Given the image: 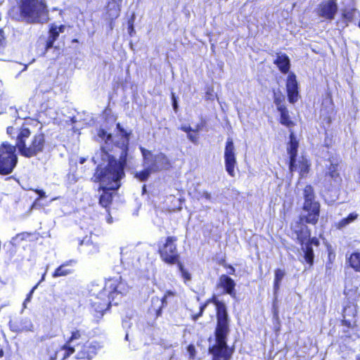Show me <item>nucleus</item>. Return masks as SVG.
Segmentation results:
<instances>
[{"instance_id": "f257e3e1", "label": "nucleus", "mask_w": 360, "mask_h": 360, "mask_svg": "<svg viewBox=\"0 0 360 360\" xmlns=\"http://www.w3.org/2000/svg\"><path fill=\"white\" fill-rule=\"evenodd\" d=\"M117 128L120 132V140L115 141V146L121 150L120 160L117 161L108 153V145L114 142V140L112 135L104 129L99 130L98 136L105 141L106 146H102L101 150L92 158L95 164L98 163L93 179L100 184L99 189L103 191L99 203L104 207L110 203L112 191L120 186V181L124 176V169L127 163L129 134L121 127L120 123L117 124Z\"/></svg>"}, {"instance_id": "f03ea898", "label": "nucleus", "mask_w": 360, "mask_h": 360, "mask_svg": "<svg viewBox=\"0 0 360 360\" xmlns=\"http://www.w3.org/2000/svg\"><path fill=\"white\" fill-rule=\"evenodd\" d=\"M359 284L352 285L350 281L347 280L344 290V294L349 302L344 307L342 311L343 319L342 321L343 330L341 339L343 341H354L360 338L359 328L356 323V304L354 303L360 294L358 292Z\"/></svg>"}, {"instance_id": "7ed1b4c3", "label": "nucleus", "mask_w": 360, "mask_h": 360, "mask_svg": "<svg viewBox=\"0 0 360 360\" xmlns=\"http://www.w3.org/2000/svg\"><path fill=\"white\" fill-rule=\"evenodd\" d=\"M7 134L15 139V148H18L21 155L31 158L43 151L45 146V137L41 132L31 135V131L27 125L20 127H8Z\"/></svg>"}, {"instance_id": "20e7f679", "label": "nucleus", "mask_w": 360, "mask_h": 360, "mask_svg": "<svg viewBox=\"0 0 360 360\" xmlns=\"http://www.w3.org/2000/svg\"><path fill=\"white\" fill-rule=\"evenodd\" d=\"M217 307V326L215 330L216 343L210 347L209 352L212 354V360H229L232 354L226 344L229 332L228 314L224 304L214 301Z\"/></svg>"}, {"instance_id": "39448f33", "label": "nucleus", "mask_w": 360, "mask_h": 360, "mask_svg": "<svg viewBox=\"0 0 360 360\" xmlns=\"http://www.w3.org/2000/svg\"><path fill=\"white\" fill-rule=\"evenodd\" d=\"M128 289V285L122 281L120 276L108 279L102 291L96 295V298L101 300V302H94L95 305L98 304L96 309L103 312L107 310L112 302L117 304L118 302L116 300H120L124 294L127 292Z\"/></svg>"}, {"instance_id": "423d86ee", "label": "nucleus", "mask_w": 360, "mask_h": 360, "mask_svg": "<svg viewBox=\"0 0 360 360\" xmlns=\"http://www.w3.org/2000/svg\"><path fill=\"white\" fill-rule=\"evenodd\" d=\"M18 20L28 24L44 23L48 19L49 10L45 0H20Z\"/></svg>"}, {"instance_id": "0eeeda50", "label": "nucleus", "mask_w": 360, "mask_h": 360, "mask_svg": "<svg viewBox=\"0 0 360 360\" xmlns=\"http://www.w3.org/2000/svg\"><path fill=\"white\" fill-rule=\"evenodd\" d=\"M15 146L4 142L0 146V174H11L18 162Z\"/></svg>"}, {"instance_id": "6e6552de", "label": "nucleus", "mask_w": 360, "mask_h": 360, "mask_svg": "<svg viewBox=\"0 0 360 360\" xmlns=\"http://www.w3.org/2000/svg\"><path fill=\"white\" fill-rule=\"evenodd\" d=\"M304 202L303 210L307 212L304 217L305 221L309 224H315L319 217L320 205L315 200L314 189L311 186L307 185L303 191Z\"/></svg>"}, {"instance_id": "1a4fd4ad", "label": "nucleus", "mask_w": 360, "mask_h": 360, "mask_svg": "<svg viewBox=\"0 0 360 360\" xmlns=\"http://www.w3.org/2000/svg\"><path fill=\"white\" fill-rule=\"evenodd\" d=\"M140 149L143 157V165H148L150 170L155 172L169 167V161L165 154L160 153L153 155L150 151L142 147Z\"/></svg>"}, {"instance_id": "9d476101", "label": "nucleus", "mask_w": 360, "mask_h": 360, "mask_svg": "<svg viewBox=\"0 0 360 360\" xmlns=\"http://www.w3.org/2000/svg\"><path fill=\"white\" fill-rule=\"evenodd\" d=\"M70 337L68 339L66 342L63 345L59 351L56 352V355L61 356V360L70 356L76 351L75 342L79 340H85L86 335L85 330L81 328H73L71 332Z\"/></svg>"}, {"instance_id": "9b49d317", "label": "nucleus", "mask_w": 360, "mask_h": 360, "mask_svg": "<svg viewBox=\"0 0 360 360\" xmlns=\"http://www.w3.org/2000/svg\"><path fill=\"white\" fill-rule=\"evenodd\" d=\"M176 241V237L169 236L166 238L165 243L159 250L162 259L167 263L174 264L179 259Z\"/></svg>"}, {"instance_id": "f8f14e48", "label": "nucleus", "mask_w": 360, "mask_h": 360, "mask_svg": "<svg viewBox=\"0 0 360 360\" xmlns=\"http://www.w3.org/2000/svg\"><path fill=\"white\" fill-rule=\"evenodd\" d=\"M75 359L92 360L101 349V345L96 341L86 342L83 345L77 344Z\"/></svg>"}, {"instance_id": "ddd939ff", "label": "nucleus", "mask_w": 360, "mask_h": 360, "mask_svg": "<svg viewBox=\"0 0 360 360\" xmlns=\"http://www.w3.org/2000/svg\"><path fill=\"white\" fill-rule=\"evenodd\" d=\"M224 163L227 173L231 176H235V167L236 166V148L233 141L229 137L226 139L224 149Z\"/></svg>"}, {"instance_id": "4468645a", "label": "nucleus", "mask_w": 360, "mask_h": 360, "mask_svg": "<svg viewBox=\"0 0 360 360\" xmlns=\"http://www.w3.org/2000/svg\"><path fill=\"white\" fill-rule=\"evenodd\" d=\"M298 141L296 139L295 134L292 132L290 134V141L288 143L287 151L290 157L289 169L293 172L297 169L296 164V158L297 155Z\"/></svg>"}, {"instance_id": "2eb2a0df", "label": "nucleus", "mask_w": 360, "mask_h": 360, "mask_svg": "<svg viewBox=\"0 0 360 360\" xmlns=\"http://www.w3.org/2000/svg\"><path fill=\"white\" fill-rule=\"evenodd\" d=\"M338 11V5L333 0H329L319 5L317 13L326 20H332Z\"/></svg>"}, {"instance_id": "dca6fc26", "label": "nucleus", "mask_w": 360, "mask_h": 360, "mask_svg": "<svg viewBox=\"0 0 360 360\" xmlns=\"http://www.w3.org/2000/svg\"><path fill=\"white\" fill-rule=\"evenodd\" d=\"M286 89L288 101L290 103H295L298 100V84L296 75L293 72L289 73L286 81Z\"/></svg>"}, {"instance_id": "f3484780", "label": "nucleus", "mask_w": 360, "mask_h": 360, "mask_svg": "<svg viewBox=\"0 0 360 360\" xmlns=\"http://www.w3.org/2000/svg\"><path fill=\"white\" fill-rule=\"evenodd\" d=\"M330 166L328 167V172L326 174V179L331 181L330 185L333 187L337 186L341 181V177L338 172V160L332 158L329 160Z\"/></svg>"}, {"instance_id": "a211bd4d", "label": "nucleus", "mask_w": 360, "mask_h": 360, "mask_svg": "<svg viewBox=\"0 0 360 360\" xmlns=\"http://www.w3.org/2000/svg\"><path fill=\"white\" fill-rule=\"evenodd\" d=\"M312 245L318 246L319 245V240L316 238H310L309 241L304 243L301 247L302 251L304 254V259L310 266L313 264L314 258Z\"/></svg>"}, {"instance_id": "6ab92c4d", "label": "nucleus", "mask_w": 360, "mask_h": 360, "mask_svg": "<svg viewBox=\"0 0 360 360\" xmlns=\"http://www.w3.org/2000/svg\"><path fill=\"white\" fill-rule=\"evenodd\" d=\"M292 229L296 236L298 242L302 246L304 241L310 237V232L307 226H306L300 221H297L295 224H293L292 226Z\"/></svg>"}, {"instance_id": "aec40b11", "label": "nucleus", "mask_w": 360, "mask_h": 360, "mask_svg": "<svg viewBox=\"0 0 360 360\" xmlns=\"http://www.w3.org/2000/svg\"><path fill=\"white\" fill-rule=\"evenodd\" d=\"M218 286L224 289V292L229 294L233 298H236L235 281L227 275L223 274L219 277Z\"/></svg>"}, {"instance_id": "412c9836", "label": "nucleus", "mask_w": 360, "mask_h": 360, "mask_svg": "<svg viewBox=\"0 0 360 360\" xmlns=\"http://www.w3.org/2000/svg\"><path fill=\"white\" fill-rule=\"evenodd\" d=\"M77 262L75 259L66 261L60 265L53 273V278H58L61 276H66L72 274L74 272L72 266L76 264Z\"/></svg>"}, {"instance_id": "4be33fe9", "label": "nucleus", "mask_w": 360, "mask_h": 360, "mask_svg": "<svg viewBox=\"0 0 360 360\" xmlns=\"http://www.w3.org/2000/svg\"><path fill=\"white\" fill-rule=\"evenodd\" d=\"M274 63L281 72L287 73L289 71L290 62L289 57L286 54H278L274 60Z\"/></svg>"}, {"instance_id": "5701e85b", "label": "nucleus", "mask_w": 360, "mask_h": 360, "mask_svg": "<svg viewBox=\"0 0 360 360\" xmlns=\"http://www.w3.org/2000/svg\"><path fill=\"white\" fill-rule=\"evenodd\" d=\"M174 296V292L169 290L166 292L163 297L159 299L158 297H153L151 300V302L153 306L157 307L158 309H154L156 311V314L158 316L160 315L162 308L164 307L165 305L167 304V300L169 297Z\"/></svg>"}, {"instance_id": "b1692460", "label": "nucleus", "mask_w": 360, "mask_h": 360, "mask_svg": "<svg viewBox=\"0 0 360 360\" xmlns=\"http://www.w3.org/2000/svg\"><path fill=\"white\" fill-rule=\"evenodd\" d=\"M32 327L33 326L31 321L27 318L21 319L19 324L10 322V328L13 331H29L32 330Z\"/></svg>"}, {"instance_id": "393cba45", "label": "nucleus", "mask_w": 360, "mask_h": 360, "mask_svg": "<svg viewBox=\"0 0 360 360\" xmlns=\"http://www.w3.org/2000/svg\"><path fill=\"white\" fill-rule=\"evenodd\" d=\"M108 5V13L110 18H116L119 16L120 11V3L122 0H111Z\"/></svg>"}, {"instance_id": "a878e982", "label": "nucleus", "mask_w": 360, "mask_h": 360, "mask_svg": "<svg viewBox=\"0 0 360 360\" xmlns=\"http://www.w3.org/2000/svg\"><path fill=\"white\" fill-rule=\"evenodd\" d=\"M349 266L357 272H360V252H354L348 258Z\"/></svg>"}, {"instance_id": "bb28decb", "label": "nucleus", "mask_w": 360, "mask_h": 360, "mask_svg": "<svg viewBox=\"0 0 360 360\" xmlns=\"http://www.w3.org/2000/svg\"><path fill=\"white\" fill-rule=\"evenodd\" d=\"M285 275V272L284 270L281 269H277L275 270V277H274V295H276L279 289L281 281Z\"/></svg>"}, {"instance_id": "cd10ccee", "label": "nucleus", "mask_w": 360, "mask_h": 360, "mask_svg": "<svg viewBox=\"0 0 360 360\" xmlns=\"http://www.w3.org/2000/svg\"><path fill=\"white\" fill-rule=\"evenodd\" d=\"M60 34L58 27L56 25H52L49 31V37L46 42V48L50 49L53 46L55 41L57 39Z\"/></svg>"}, {"instance_id": "c85d7f7f", "label": "nucleus", "mask_w": 360, "mask_h": 360, "mask_svg": "<svg viewBox=\"0 0 360 360\" xmlns=\"http://www.w3.org/2000/svg\"><path fill=\"white\" fill-rule=\"evenodd\" d=\"M281 114V123L287 127H291L294 124L293 122L290 120L287 108H283L278 110Z\"/></svg>"}, {"instance_id": "c756f323", "label": "nucleus", "mask_w": 360, "mask_h": 360, "mask_svg": "<svg viewBox=\"0 0 360 360\" xmlns=\"http://www.w3.org/2000/svg\"><path fill=\"white\" fill-rule=\"evenodd\" d=\"M298 169L300 170V174L302 177H304L307 175L309 172V164L308 160L304 157L301 160L298 162Z\"/></svg>"}, {"instance_id": "7c9ffc66", "label": "nucleus", "mask_w": 360, "mask_h": 360, "mask_svg": "<svg viewBox=\"0 0 360 360\" xmlns=\"http://www.w3.org/2000/svg\"><path fill=\"white\" fill-rule=\"evenodd\" d=\"M274 103L276 105L277 110L285 108L283 103L285 96L279 91H274Z\"/></svg>"}, {"instance_id": "2f4dec72", "label": "nucleus", "mask_w": 360, "mask_h": 360, "mask_svg": "<svg viewBox=\"0 0 360 360\" xmlns=\"http://www.w3.org/2000/svg\"><path fill=\"white\" fill-rule=\"evenodd\" d=\"M152 172H154L150 170L148 165H144V169L141 172H136L135 176L140 181H143L148 178V176Z\"/></svg>"}, {"instance_id": "473e14b6", "label": "nucleus", "mask_w": 360, "mask_h": 360, "mask_svg": "<svg viewBox=\"0 0 360 360\" xmlns=\"http://www.w3.org/2000/svg\"><path fill=\"white\" fill-rule=\"evenodd\" d=\"M38 286V284H37L35 286L32 288V289L30 291V292L27 294V297L25 298L24 302H23V309L27 308V304L30 302L32 295L34 292V290L37 289Z\"/></svg>"}, {"instance_id": "72a5a7b5", "label": "nucleus", "mask_w": 360, "mask_h": 360, "mask_svg": "<svg viewBox=\"0 0 360 360\" xmlns=\"http://www.w3.org/2000/svg\"><path fill=\"white\" fill-rule=\"evenodd\" d=\"M350 223L346 219V218H344L341 219L339 222L336 224V227L338 229H342L349 225Z\"/></svg>"}, {"instance_id": "f704fd0d", "label": "nucleus", "mask_w": 360, "mask_h": 360, "mask_svg": "<svg viewBox=\"0 0 360 360\" xmlns=\"http://www.w3.org/2000/svg\"><path fill=\"white\" fill-rule=\"evenodd\" d=\"M358 217V214L356 212L350 213L346 218V219L349 222L352 223L354 221H355Z\"/></svg>"}, {"instance_id": "c9c22d12", "label": "nucleus", "mask_w": 360, "mask_h": 360, "mask_svg": "<svg viewBox=\"0 0 360 360\" xmlns=\"http://www.w3.org/2000/svg\"><path fill=\"white\" fill-rule=\"evenodd\" d=\"M188 139L193 143H196L198 140V136L197 134H193L191 132L187 134Z\"/></svg>"}, {"instance_id": "e433bc0d", "label": "nucleus", "mask_w": 360, "mask_h": 360, "mask_svg": "<svg viewBox=\"0 0 360 360\" xmlns=\"http://www.w3.org/2000/svg\"><path fill=\"white\" fill-rule=\"evenodd\" d=\"M187 351L190 354V357L193 358L195 356V347L192 345H188L187 347Z\"/></svg>"}, {"instance_id": "4c0bfd02", "label": "nucleus", "mask_w": 360, "mask_h": 360, "mask_svg": "<svg viewBox=\"0 0 360 360\" xmlns=\"http://www.w3.org/2000/svg\"><path fill=\"white\" fill-rule=\"evenodd\" d=\"M5 44V37L4 33L2 30H0V48L3 47Z\"/></svg>"}, {"instance_id": "58836bf2", "label": "nucleus", "mask_w": 360, "mask_h": 360, "mask_svg": "<svg viewBox=\"0 0 360 360\" xmlns=\"http://www.w3.org/2000/svg\"><path fill=\"white\" fill-rule=\"evenodd\" d=\"M180 129H181L182 131H184L186 132V133H187V134H188V133L191 132V131H192V130H193V129H192L190 126H188V125H181V127H180Z\"/></svg>"}, {"instance_id": "ea45409f", "label": "nucleus", "mask_w": 360, "mask_h": 360, "mask_svg": "<svg viewBox=\"0 0 360 360\" xmlns=\"http://www.w3.org/2000/svg\"><path fill=\"white\" fill-rule=\"evenodd\" d=\"M201 198H205L207 200H211V194L207 191H203L201 193Z\"/></svg>"}, {"instance_id": "a19ab883", "label": "nucleus", "mask_w": 360, "mask_h": 360, "mask_svg": "<svg viewBox=\"0 0 360 360\" xmlns=\"http://www.w3.org/2000/svg\"><path fill=\"white\" fill-rule=\"evenodd\" d=\"M181 274H182V276H184V278L186 279V280H190L191 279V276H190V274L185 271L182 267H181Z\"/></svg>"}, {"instance_id": "79ce46f5", "label": "nucleus", "mask_w": 360, "mask_h": 360, "mask_svg": "<svg viewBox=\"0 0 360 360\" xmlns=\"http://www.w3.org/2000/svg\"><path fill=\"white\" fill-rule=\"evenodd\" d=\"M35 192L39 195V198H44L46 197V193L43 190L37 189Z\"/></svg>"}, {"instance_id": "37998d69", "label": "nucleus", "mask_w": 360, "mask_h": 360, "mask_svg": "<svg viewBox=\"0 0 360 360\" xmlns=\"http://www.w3.org/2000/svg\"><path fill=\"white\" fill-rule=\"evenodd\" d=\"M172 99H173V103H172L173 108L175 111H176L177 108H178V104H177V101L175 99L174 94L172 95Z\"/></svg>"}, {"instance_id": "c03bdc74", "label": "nucleus", "mask_w": 360, "mask_h": 360, "mask_svg": "<svg viewBox=\"0 0 360 360\" xmlns=\"http://www.w3.org/2000/svg\"><path fill=\"white\" fill-rule=\"evenodd\" d=\"M207 304H203L202 306L200 307V313L198 315L196 316V317H195V319H197L198 317L200 316L203 312V311L205 310V307H206Z\"/></svg>"}, {"instance_id": "a18cd8bd", "label": "nucleus", "mask_w": 360, "mask_h": 360, "mask_svg": "<svg viewBox=\"0 0 360 360\" xmlns=\"http://www.w3.org/2000/svg\"><path fill=\"white\" fill-rule=\"evenodd\" d=\"M89 240H86L85 239H84V240H82L80 242L79 245H86V246H90V245H91V244H89Z\"/></svg>"}, {"instance_id": "49530a36", "label": "nucleus", "mask_w": 360, "mask_h": 360, "mask_svg": "<svg viewBox=\"0 0 360 360\" xmlns=\"http://www.w3.org/2000/svg\"><path fill=\"white\" fill-rule=\"evenodd\" d=\"M58 27V30L60 31V32H63L65 29V25H60L59 27Z\"/></svg>"}, {"instance_id": "de8ad7c7", "label": "nucleus", "mask_w": 360, "mask_h": 360, "mask_svg": "<svg viewBox=\"0 0 360 360\" xmlns=\"http://www.w3.org/2000/svg\"><path fill=\"white\" fill-rule=\"evenodd\" d=\"M121 255H122V259H127V257H126V255H127V252H125L124 251V250H122V251H121Z\"/></svg>"}, {"instance_id": "09e8293b", "label": "nucleus", "mask_w": 360, "mask_h": 360, "mask_svg": "<svg viewBox=\"0 0 360 360\" xmlns=\"http://www.w3.org/2000/svg\"><path fill=\"white\" fill-rule=\"evenodd\" d=\"M93 248H94V250H89L91 252L94 253V252H96L98 251V246L94 245Z\"/></svg>"}, {"instance_id": "8fccbe9b", "label": "nucleus", "mask_w": 360, "mask_h": 360, "mask_svg": "<svg viewBox=\"0 0 360 360\" xmlns=\"http://www.w3.org/2000/svg\"><path fill=\"white\" fill-rule=\"evenodd\" d=\"M106 221L108 224L112 223V217L109 214L106 219Z\"/></svg>"}, {"instance_id": "3c124183", "label": "nucleus", "mask_w": 360, "mask_h": 360, "mask_svg": "<svg viewBox=\"0 0 360 360\" xmlns=\"http://www.w3.org/2000/svg\"><path fill=\"white\" fill-rule=\"evenodd\" d=\"M230 271H229V274H233L235 272V269L232 266H229Z\"/></svg>"}, {"instance_id": "603ef678", "label": "nucleus", "mask_w": 360, "mask_h": 360, "mask_svg": "<svg viewBox=\"0 0 360 360\" xmlns=\"http://www.w3.org/2000/svg\"><path fill=\"white\" fill-rule=\"evenodd\" d=\"M46 271H47V269H46ZM46 271H45V273L42 275V276H41V278L40 281L37 283L38 285H39L41 282H42L43 281H44V279H45V276H46Z\"/></svg>"}, {"instance_id": "864d4df0", "label": "nucleus", "mask_w": 360, "mask_h": 360, "mask_svg": "<svg viewBox=\"0 0 360 360\" xmlns=\"http://www.w3.org/2000/svg\"><path fill=\"white\" fill-rule=\"evenodd\" d=\"M200 129V127L198 125L195 129H193L192 131L197 133Z\"/></svg>"}, {"instance_id": "5fc2aeb1", "label": "nucleus", "mask_w": 360, "mask_h": 360, "mask_svg": "<svg viewBox=\"0 0 360 360\" xmlns=\"http://www.w3.org/2000/svg\"><path fill=\"white\" fill-rule=\"evenodd\" d=\"M85 161H86V159H85V158H81L79 159V162H80V164H83V163H84V162H85Z\"/></svg>"}, {"instance_id": "6e6d98bb", "label": "nucleus", "mask_w": 360, "mask_h": 360, "mask_svg": "<svg viewBox=\"0 0 360 360\" xmlns=\"http://www.w3.org/2000/svg\"><path fill=\"white\" fill-rule=\"evenodd\" d=\"M130 30H129V34H131V32L134 31V28H133V26H131L129 27V28Z\"/></svg>"}, {"instance_id": "4d7b16f0", "label": "nucleus", "mask_w": 360, "mask_h": 360, "mask_svg": "<svg viewBox=\"0 0 360 360\" xmlns=\"http://www.w3.org/2000/svg\"><path fill=\"white\" fill-rule=\"evenodd\" d=\"M4 355V351L1 348H0V357L3 356Z\"/></svg>"}, {"instance_id": "13d9d810", "label": "nucleus", "mask_w": 360, "mask_h": 360, "mask_svg": "<svg viewBox=\"0 0 360 360\" xmlns=\"http://www.w3.org/2000/svg\"><path fill=\"white\" fill-rule=\"evenodd\" d=\"M145 191H146V186H143V192H145Z\"/></svg>"}, {"instance_id": "bf43d9fd", "label": "nucleus", "mask_w": 360, "mask_h": 360, "mask_svg": "<svg viewBox=\"0 0 360 360\" xmlns=\"http://www.w3.org/2000/svg\"><path fill=\"white\" fill-rule=\"evenodd\" d=\"M72 41L73 42H77V39H74Z\"/></svg>"}, {"instance_id": "052dcab7", "label": "nucleus", "mask_w": 360, "mask_h": 360, "mask_svg": "<svg viewBox=\"0 0 360 360\" xmlns=\"http://www.w3.org/2000/svg\"><path fill=\"white\" fill-rule=\"evenodd\" d=\"M125 338H126V339H127V338H128V335H127V334L126 335Z\"/></svg>"}]
</instances>
